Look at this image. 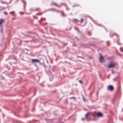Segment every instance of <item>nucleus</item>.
Instances as JSON below:
<instances>
[{
	"instance_id": "nucleus-15",
	"label": "nucleus",
	"mask_w": 123,
	"mask_h": 123,
	"mask_svg": "<svg viewBox=\"0 0 123 123\" xmlns=\"http://www.w3.org/2000/svg\"><path fill=\"white\" fill-rule=\"evenodd\" d=\"M120 49L121 51L122 52H123V49L122 48H121Z\"/></svg>"
},
{
	"instance_id": "nucleus-14",
	"label": "nucleus",
	"mask_w": 123,
	"mask_h": 123,
	"mask_svg": "<svg viewBox=\"0 0 123 123\" xmlns=\"http://www.w3.org/2000/svg\"><path fill=\"white\" fill-rule=\"evenodd\" d=\"M4 13L5 14V15H7V12H4Z\"/></svg>"
},
{
	"instance_id": "nucleus-2",
	"label": "nucleus",
	"mask_w": 123,
	"mask_h": 123,
	"mask_svg": "<svg viewBox=\"0 0 123 123\" xmlns=\"http://www.w3.org/2000/svg\"><path fill=\"white\" fill-rule=\"evenodd\" d=\"M116 65V64L113 63H111L108 65V68H109L114 67Z\"/></svg>"
},
{
	"instance_id": "nucleus-7",
	"label": "nucleus",
	"mask_w": 123,
	"mask_h": 123,
	"mask_svg": "<svg viewBox=\"0 0 123 123\" xmlns=\"http://www.w3.org/2000/svg\"><path fill=\"white\" fill-rule=\"evenodd\" d=\"M102 116V114L100 112H98L97 114V116L98 117Z\"/></svg>"
},
{
	"instance_id": "nucleus-18",
	"label": "nucleus",
	"mask_w": 123,
	"mask_h": 123,
	"mask_svg": "<svg viewBox=\"0 0 123 123\" xmlns=\"http://www.w3.org/2000/svg\"><path fill=\"white\" fill-rule=\"evenodd\" d=\"M79 82L81 84H82V82L81 81V80H80L79 81Z\"/></svg>"
},
{
	"instance_id": "nucleus-20",
	"label": "nucleus",
	"mask_w": 123,
	"mask_h": 123,
	"mask_svg": "<svg viewBox=\"0 0 123 123\" xmlns=\"http://www.w3.org/2000/svg\"><path fill=\"white\" fill-rule=\"evenodd\" d=\"M35 18H36L37 19V17H35L34 16H33Z\"/></svg>"
},
{
	"instance_id": "nucleus-8",
	"label": "nucleus",
	"mask_w": 123,
	"mask_h": 123,
	"mask_svg": "<svg viewBox=\"0 0 123 123\" xmlns=\"http://www.w3.org/2000/svg\"><path fill=\"white\" fill-rule=\"evenodd\" d=\"M90 114V112H88L85 115V117H86L87 118L88 115H89V114Z\"/></svg>"
},
{
	"instance_id": "nucleus-4",
	"label": "nucleus",
	"mask_w": 123,
	"mask_h": 123,
	"mask_svg": "<svg viewBox=\"0 0 123 123\" xmlns=\"http://www.w3.org/2000/svg\"><path fill=\"white\" fill-rule=\"evenodd\" d=\"M5 21V20L4 19H0V25H2L3 23Z\"/></svg>"
},
{
	"instance_id": "nucleus-17",
	"label": "nucleus",
	"mask_w": 123,
	"mask_h": 123,
	"mask_svg": "<svg viewBox=\"0 0 123 123\" xmlns=\"http://www.w3.org/2000/svg\"><path fill=\"white\" fill-rule=\"evenodd\" d=\"M24 3V4H25V1L23 0L22 1Z\"/></svg>"
},
{
	"instance_id": "nucleus-23",
	"label": "nucleus",
	"mask_w": 123,
	"mask_h": 123,
	"mask_svg": "<svg viewBox=\"0 0 123 123\" xmlns=\"http://www.w3.org/2000/svg\"><path fill=\"white\" fill-rule=\"evenodd\" d=\"M113 34H115V35H116V34H115V33H114Z\"/></svg>"
},
{
	"instance_id": "nucleus-22",
	"label": "nucleus",
	"mask_w": 123,
	"mask_h": 123,
	"mask_svg": "<svg viewBox=\"0 0 123 123\" xmlns=\"http://www.w3.org/2000/svg\"><path fill=\"white\" fill-rule=\"evenodd\" d=\"M111 34H112V33H111Z\"/></svg>"
},
{
	"instance_id": "nucleus-5",
	"label": "nucleus",
	"mask_w": 123,
	"mask_h": 123,
	"mask_svg": "<svg viewBox=\"0 0 123 123\" xmlns=\"http://www.w3.org/2000/svg\"><path fill=\"white\" fill-rule=\"evenodd\" d=\"M31 62L32 63L34 62H39V60L37 59H31Z\"/></svg>"
},
{
	"instance_id": "nucleus-13",
	"label": "nucleus",
	"mask_w": 123,
	"mask_h": 123,
	"mask_svg": "<svg viewBox=\"0 0 123 123\" xmlns=\"http://www.w3.org/2000/svg\"><path fill=\"white\" fill-rule=\"evenodd\" d=\"M40 9L39 8H37L35 9V11H39Z\"/></svg>"
},
{
	"instance_id": "nucleus-19",
	"label": "nucleus",
	"mask_w": 123,
	"mask_h": 123,
	"mask_svg": "<svg viewBox=\"0 0 123 123\" xmlns=\"http://www.w3.org/2000/svg\"><path fill=\"white\" fill-rule=\"evenodd\" d=\"M64 53H67V51H64Z\"/></svg>"
},
{
	"instance_id": "nucleus-3",
	"label": "nucleus",
	"mask_w": 123,
	"mask_h": 123,
	"mask_svg": "<svg viewBox=\"0 0 123 123\" xmlns=\"http://www.w3.org/2000/svg\"><path fill=\"white\" fill-rule=\"evenodd\" d=\"M104 58L101 55V54L100 55V56L99 58V61L100 62H104Z\"/></svg>"
},
{
	"instance_id": "nucleus-9",
	"label": "nucleus",
	"mask_w": 123,
	"mask_h": 123,
	"mask_svg": "<svg viewBox=\"0 0 123 123\" xmlns=\"http://www.w3.org/2000/svg\"><path fill=\"white\" fill-rule=\"evenodd\" d=\"M43 12H41L40 13H36V15H41L43 14Z\"/></svg>"
},
{
	"instance_id": "nucleus-12",
	"label": "nucleus",
	"mask_w": 123,
	"mask_h": 123,
	"mask_svg": "<svg viewBox=\"0 0 123 123\" xmlns=\"http://www.w3.org/2000/svg\"><path fill=\"white\" fill-rule=\"evenodd\" d=\"M14 13H15V12L14 11H12L11 12H10V14H14Z\"/></svg>"
},
{
	"instance_id": "nucleus-1",
	"label": "nucleus",
	"mask_w": 123,
	"mask_h": 123,
	"mask_svg": "<svg viewBox=\"0 0 123 123\" xmlns=\"http://www.w3.org/2000/svg\"><path fill=\"white\" fill-rule=\"evenodd\" d=\"M107 89L109 91H112L114 89V88L112 86L110 85L108 87Z\"/></svg>"
},
{
	"instance_id": "nucleus-21",
	"label": "nucleus",
	"mask_w": 123,
	"mask_h": 123,
	"mask_svg": "<svg viewBox=\"0 0 123 123\" xmlns=\"http://www.w3.org/2000/svg\"><path fill=\"white\" fill-rule=\"evenodd\" d=\"M3 9H2V10H3Z\"/></svg>"
},
{
	"instance_id": "nucleus-6",
	"label": "nucleus",
	"mask_w": 123,
	"mask_h": 123,
	"mask_svg": "<svg viewBox=\"0 0 123 123\" xmlns=\"http://www.w3.org/2000/svg\"><path fill=\"white\" fill-rule=\"evenodd\" d=\"M51 6H57L58 7H60L61 6L58 5H57V4L55 2H52L51 3Z\"/></svg>"
},
{
	"instance_id": "nucleus-16",
	"label": "nucleus",
	"mask_w": 123,
	"mask_h": 123,
	"mask_svg": "<svg viewBox=\"0 0 123 123\" xmlns=\"http://www.w3.org/2000/svg\"><path fill=\"white\" fill-rule=\"evenodd\" d=\"M70 98V99L73 98V99H76L75 98H74V97H71Z\"/></svg>"
},
{
	"instance_id": "nucleus-10",
	"label": "nucleus",
	"mask_w": 123,
	"mask_h": 123,
	"mask_svg": "<svg viewBox=\"0 0 123 123\" xmlns=\"http://www.w3.org/2000/svg\"><path fill=\"white\" fill-rule=\"evenodd\" d=\"M84 21V19L83 18H81V20L80 21V23H82V22H83Z\"/></svg>"
},
{
	"instance_id": "nucleus-11",
	"label": "nucleus",
	"mask_w": 123,
	"mask_h": 123,
	"mask_svg": "<svg viewBox=\"0 0 123 123\" xmlns=\"http://www.w3.org/2000/svg\"><path fill=\"white\" fill-rule=\"evenodd\" d=\"M61 14L62 15V16H65V14H64V13L62 12H61Z\"/></svg>"
}]
</instances>
